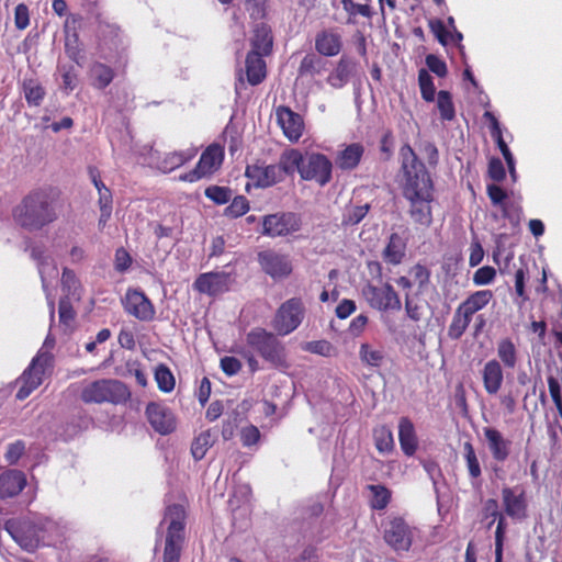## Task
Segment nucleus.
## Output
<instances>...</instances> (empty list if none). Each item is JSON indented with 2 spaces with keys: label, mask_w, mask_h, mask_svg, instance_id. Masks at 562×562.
I'll list each match as a JSON object with an SVG mask.
<instances>
[{
  "label": "nucleus",
  "mask_w": 562,
  "mask_h": 562,
  "mask_svg": "<svg viewBox=\"0 0 562 562\" xmlns=\"http://www.w3.org/2000/svg\"><path fill=\"white\" fill-rule=\"evenodd\" d=\"M404 180L403 195L406 200H426L434 195V183L423 161L418 159L409 145L400 150Z\"/></svg>",
  "instance_id": "f03ea898"
},
{
  "label": "nucleus",
  "mask_w": 562,
  "mask_h": 562,
  "mask_svg": "<svg viewBox=\"0 0 562 562\" xmlns=\"http://www.w3.org/2000/svg\"><path fill=\"white\" fill-rule=\"evenodd\" d=\"M131 393L127 386L112 379H102L87 384L81 392V398L85 403H113L120 404L130 397Z\"/></svg>",
  "instance_id": "20e7f679"
},
{
  "label": "nucleus",
  "mask_w": 562,
  "mask_h": 562,
  "mask_svg": "<svg viewBox=\"0 0 562 562\" xmlns=\"http://www.w3.org/2000/svg\"><path fill=\"white\" fill-rule=\"evenodd\" d=\"M31 257L37 263V270L42 281V288L46 293L47 299L48 294V284L57 279L58 277V268L54 260V258L47 252V250L42 246H34L31 248Z\"/></svg>",
  "instance_id": "2eb2a0df"
},
{
  "label": "nucleus",
  "mask_w": 562,
  "mask_h": 562,
  "mask_svg": "<svg viewBox=\"0 0 562 562\" xmlns=\"http://www.w3.org/2000/svg\"><path fill=\"white\" fill-rule=\"evenodd\" d=\"M167 516L170 517L162 562H179L181 553V542L183 538V516L182 506L172 505L168 507Z\"/></svg>",
  "instance_id": "423d86ee"
},
{
  "label": "nucleus",
  "mask_w": 562,
  "mask_h": 562,
  "mask_svg": "<svg viewBox=\"0 0 562 562\" xmlns=\"http://www.w3.org/2000/svg\"><path fill=\"white\" fill-rule=\"evenodd\" d=\"M132 263L130 254L124 248L115 251V269L120 272L126 271Z\"/></svg>",
  "instance_id": "774afa93"
},
{
  "label": "nucleus",
  "mask_w": 562,
  "mask_h": 562,
  "mask_svg": "<svg viewBox=\"0 0 562 562\" xmlns=\"http://www.w3.org/2000/svg\"><path fill=\"white\" fill-rule=\"evenodd\" d=\"M12 217L21 228L35 232L54 222L57 215L48 195L43 191H33L13 207Z\"/></svg>",
  "instance_id": "f257e3e1"
},
{
  "label": "nucleus",
  "mask_w": 562,
  "mask_h": 562,
  "mask_svg": "<svg viewBox=\"0 0 562 562\" xmlns=\"http://www.w3.org/2000/svg\"><path fill=\"white\" fill-rule=\"evenodd\" d=\"M496 276V271L493 267L484 266L479 268L473 276V282L476 285L490 284Z\"/></svg>",
  "instance_id": "4d7b16f0"
},
{
  "label": "nucleus",
  "mask_w": 562,
  "mask_h": 562,
  "mask_svg": "<svg viewBox=\"0 0 562 562\" xmlns=\"http://www.w3.org/2000/svg\"><path fill=\"white\" fill-rule=\"evenodd\" d=\"M548 385H549V391H550V395L552 397V401L554 402L558 411L560 412V414L562 416V400H561L560 383H559V381L555 378L549 376L548 378Z\"/></svg>",
  "instance_id": "69168bd1"
},
{
  "label": "nucleus",
  "mask_w": 562,
  "mask_h": 562,
  "mask_svg": "<svg viewBox=\"0 0 562 562\" xmlns=\"http://www.w3.org/2000/svg\"><path fill=\"white\" fill-rule=\"evenodd\" d=\"M482 514H483L484 519L491 518V520L486 525V528L490 529L493 526V524L496 521V518L499 515L497 501L494 498H488L484 503Z\"/></svg>",
  "instance_id": "13d9d810"
},
{
  "label": "nucleus",
  "mask_w": 562,
  "mask_h": 562,
  "mask_svg": "<svg viewBox=\"0 0 562 562\" xmlns=\"http://www.w3.org/2000/svg\"><path fill=\"white\" fill-rule=\"evenodd\" d=\"M302 348L305 351H308V352H312V353H316V355H321V356H324V357H329L331 355V351H333V346L327 340L308 341V342H305Z\"/></svg>",
  "instance_id": "5fc2aeb1"
},
{
  "label": "nucleus",
  "mask_w": 562,
  "mask_h": 562,
  "mask_svg": "<svg viewBox=\"0 0 562 562\" xmlns=\"http://www.w3.org/2000/svg\"><path fill=\"white\" fill-rule=\"evenodd\" d=\"M221 368L227 375H234L241 369V363L237 358L226 356L221 359Z\"/></svg>",
  "instance_id": "338daca9"
},
{
  "label": "nucleus",
  "mask_w": 562,
  "mask_h": 562,
  "mask_svg": "<svg viewBox=\"0 0 562 562\" xmlns=\"http://www.w3.org/2000/svg\"><path fill=\"white\" fill-rule=\"evenodd\" d=\"M472 317L462 311L460 306L457 307L452 322L448 328V336L451 339H460L469 327Z\"/></svg>",
  "instance_id": "e433bc0d"
},
{
  "label": "nucleus",
  "mask_w": 562,
  "mask_h": 562,
  "mask_svg": "<svg viewBox=\"0 0 562 562\" xmlns=\"http://www.w3.org/2000/svg\"><path fill=\"white\" fill-rule=\"evenodd\" d=\"M341 37L333 31H322L316 35L315 48L323 56H336L341 50Z\"/></svg>",
  "instance_id": "393cba45"
},
{
  "label": "nucleus",
  "mask_w": 562,
  "mask_h": 562,
  "mask_svg": "<svg viewBox=\"0 0 562 562\" xmlns=\"http://www.w3.org/2000/svg\"><path fill=\"white\" fill-rule=\"evenodd\" d=\"M367 488L371 492L370 504L373 509H384L391 499V492L384 485L370 484Z\"/></svg>",
  "instance_id": "a19ab883"
},
{
  "label": "nucleus",
  "mask_w": 562,
  "mask_h": 562,
  "mask_svg": "<svg viewBox=\"0 0 562 562\" xmlns=\"http://www.w3.org/2000/svg\"><path fill=\"white\" fill-rule=\"evenodd\" d=\"M375 447L381 453H389L394 448V439L392 431L383 426L374 430Z\"/></svg>",
  "instance_id": "49530a36"
},
{
  "label": "nucleus",
  "mask_w": 562,
  "mask_h": 562,
  "mask_svg": "<svg viewBox=\"0 0 562 562\" xmlns=\"http://www.w3.org/2000/svg\"><path fill=\"white\" fill-rule=\"evenodd\" d=\"M23 91L27 103L34 106H38L45 95L44 88L32 79L23 81Z\"/></svg>",
  "instance_id": "79ce46f5"
},
{
  "label": "nucleus",
  "mask_w": 562,
  "mask_h": 562,
  "mask_svg": "<svg viewBox=\"0 0 562 562\" xmlns=\"http://www.w3.org/2000/svg\"><path fill=\"white\" fill-rule=\"evenodd\" d=\"M437 106L442 120H453L454 105L451 99V94L448 91L441 90L438 92Z\"/></svg>",
  "instance_id": "de8ad7c7"
},
{
  "label": "nucleus",
  "mask_w": 562,
  "mask_h": 562,
  "mask_svg": "<svg viewBox=\"0 0 562 562\" xmlns=\"http://www.w3.org/2000/svg\"><path fill=\"white\" fill-rule=\"evenodd\" d=\"M155 380L158 389L169 393L175 389V376L170 369L165 364H159L155 370Z\"/></svg>",
  "instance_id": "c03bdc74"
},
{
  "label": "nucleus",
  "mask_w": 562,
  "mask_h": 562,
  "mask_svg": "<svg viewBox=\"0 0 562 562\" xmlns=\"http://www.w3.org/2000/svg\"><path fill=\"white\" fill-rule=\"evenodd\" d=\"M398 439L403 452L406 456H413L417 449V438L414 425L407 417L400 419Z\"/></svg>",
  "instance_id": "c85d7f7f"
},
{
  "label": "nucleus",
  "mask_w": 562,
  "mask_h": 562,
  "mask_svg": "<svg viewBox=\"0 0 562 562\" xmlns=\"http://www.w3.org/2000/svg\"><path fill=\"white\" fill-rule=\"evenodd\" d=\"M277 119L284 135L291 142H296L302 136L304 124L300 114L293 112L286 106H280L277 110Z\"/></svg>",
  "instance_id": "6ab92c4d"
},
{
  "label": "nucleus",
  "mask_w": 562,
  "mask_h": 562,
  "mask_svg": "<svg viewBox=\"0 0 562 562\" xmlns=\"http://www.w3.org/2000/svg\"><path fill=\"white\" fill-rule=\"evenodd\" d=\"M245 175L249 178L257 188H269L283 181L281 171L273 165H249L246 168Z\"/></svg>",
  "instance_id": "a211bd4d"
},
{
  "label": "nucleus",
  "mask_w": 562,
  "mask_h": 562,
  "mask_svg": "<svg viewBox=\"0 0 562 562\" xmlns=\"http://www.w3.org/2000/svg\"><path fill=\"white\" fill-rule=\"evenodd\" d=\"M273 37L270 26H268L265 23L258 24L254 31V36L251 38L250 52H256L258 55L266 56L271 53Z\"/></svg>",
  "instance_id": "a878e982"
},
{
  "label": "nucleus",
  "mask_w": 562,
  "mask_h": 562,
  "mask_svg": "<svg viewBox=\"0 0 562 562\" xmlns=\"http://www.w3.org/2000/svg\"><path fill=\"white\" fill-rule=\"evenodd\" d=\"M14 23L16 29L24 30L30 23L29 9L25 4L20 3L14 10Z\"/></svg>",
  "instance_id": "680f3d73"
},
{
  "label": "nucleus",
  "mask_w": 562,
  "mask_h": 562,
  "mask_svg": "<svg viewBox=\"0 0 562 562\" xmlns=\"http://www.w3.org/2000/svg\"><path fill=\"white\" fill-rule=\"evenodd\" d=\"M405 240L398 234L393 233L383 250V259L389 263L398 265L405 256Z\"/></svg>",
  "instance_id": "72a5a7b5"
},
{
  "label": "nucleus",
  "mask_w": 562,
  "mask_h": 562,
  "mask_svg": "<svg viewBox=\"0 0 562 562\" xmlns=\"http://www.w3.org/2000/svg\"><path fill=\"white\" fill-rule=\"evenodd\" d=\"M493 297V293L491 290H480L472 293L465 301H463L459 306L468 315L473 317V315L484 308Z\"/></svg>",
  "instance_id": "f704fd0d"
},
{
  "label": "nucleus",
  "mask_w": 562,
  "mask_h": 562,
  "mask_svg": "<svg viewBox=\"0 0 562 562\" xmlns=\"http://www.w3.org/2000/svg\"><path fill=\"white\" fill-rule=\"evenodd\" d=\"M483 432L493 458L499 462L505 461L509 456L510 442L495 428L485 427Z\"/></svg>",
  "instance_id": "b1692460"
},
{
  "label": "nucleus",
  "mask_w": 562,
  "mask_h": 562,
  "mask_svg": "<svg viewBox=\"0 0 562 562\" xmlns=\"http://www.w3.org/2000/svg\"><path fill=\"white\" fill-rule=\"evenodd\" d=\"M232 278L226 272H207L200 274L193 283L200 293L215 296L229 290Z\"/></svg>",
  "instance_id": "4468645a"
},
{
  "label": "nucleus",
  "mask_w": 562,
  "mask_h": 562,
  "mask_svg": "<svg viewBox=\"0 0 562 562\" xmlns=\"http://www.w3.org/2000/svg\"><path fill=\"white\" fill-rule=\"evenodd\" d=\"M215 436L211 430H205L194 438L191 446V453L195 460L204 458L206 451L213 446Z\"/></svg>",
  "instance_id": "ea45409f"
},
{
  "label": "nucleus",
  "mask_w": 562,
  "mask_h": 562,
  "mask_svg": "<svg viewBox=\"0 0 562 562\" xmlns=\"http://www.w3.org/2000/svg\"><path fill=\"white\" fill-rule=\"evenodd\" d=\"M146 416L150 426L160 435H168L176 428L172 412L159 403H149L146 407Z\"/></svg>",
  "instance_id": "f3484780"
},
{
  "label": "nucleus",
  "mask_w": 562,
  "mask_h": 562,
  "mask_svg": "<svg viewBox=\"0 0 562 562\" xmlns=\"http://www.w3.org/2000/svg\"><path fill=\"white\" fill-rule=\"evenodd\" d=\"M305 314V307L300 297L286 300L278 308L273 318V328L281 336L294 331L302 323Z\"/></svg>",
  "instance_id": "6e6552de"
},
{
  "label": "nucleus",
  "mask_w": 562,
  "mask_h": 562,
  "mask_svg": "<svg viewBox=\"0 0 562 562\" xmlns=\"http://www.w3.org/2000/svg\"><path fill=\"white\" fill-rule=\"evenodd\" d=\"M25 449V445L22 441H15L13 443H10L8 446L7 452H5V459L10 464H14L19 461L21 456L23 454Z\"/></svg>",
  "instance_id": "e2e57ef3"
},
{
  "label": "nucleus",
  "mask_w": 562,
  "mask_h": 562,
  "mask_svg": "<svg viewBox=\"0 0 562 562\" xmlns=\"http://www.w3.org/2000/svg\"><path fill=\"white\" fill-rule=\"evenodd\" d=\"M344 10L350 15L355 16L360 14L366 18L371 16V9L368 4L355 3L352 0H341Z\"/></svg>",
  "instance_id": "6e6d98bb"
},
{
  "label": "nucleus",
  "mask_w": 562,
  "mask_h": 562,
  "mask_svg": "<svg viewBox=\"0 0 562 562\" xmlns=\"http://www.w3.org/2000/svg\"><path fill=\"white\" fill-rule=\"evenodd\" d=\"M482 381L484 390L490 395H495L502 387L504 372L498 360H488L482 369Z\"/></svg>",
  "instance_id": "4be33fe9"
},
{
  "label": "nucleus",
  "mask_w": 562,
  "mask_h": 562,
  "mask_svg": "<svg viewBox=\"0 0 562 562\" xmlns=\"http://www.w3.org/2000/svg\"><path fill=\"white\" fill-rule=\"evenodd\" d=\"M124 310L142 322H149L155 316V308L143 291L128 289L122 300Z\"/></svg>",
  "instance_id": "ddd939ff"
},
{
  "label": "nucleus",
  "mask_w": 562,
  "mask_h": 562,
  "mask_svg": "<svg viewBox=\"0 0 562 562\" xmlns=\"http://www.w3.org/2000/svg\"><path fill=\"white\" fill-rule=\"evenodd\" d=\"M258 263L261 270L273 280L285 279L292 272V262L289 256L273 249L259 251Z\"/></svg>",
  "instance_id": "f8f14e48"
},
{
  "label": "nucleus",
  "mask_w": 562,
  "mask_h": 562,
  "mask_svg": "<svg viewBox=\"0 0 562 562\" xmlns=\"http://www.w3.org/2000/svg\"><path fill=\"white\" fill-rule=\"evenodd\" d=\"M502 501L505 514L513 520L522 521L528 517V505L522 490L504 487Z\"/></svg>",
  "instance_id": "dca6fc26"
},
{
  "label": "nucleus",
  "mask_w": 562,
  "mask_h": 562,
  "mask_svg": "<svg viewBox=\"0 0 562 562\" xmlns=\"http://www.w3.org/2000/svg\"><path fill=\"white\" fill-rule=\"evenodd\" d=\"M497 357L506 368L514 369L518 361L516 345L510 338H503L497 342Z\"/></svg>",
  "instance_id": "c9c22d12"
},
{
  "label": "nucleus",
  "mask_w": 562,
  "mask_h": 562,
  "mask_svg": "<svg viewBox=\"0 0 562 562\" xmlns=\"http://www.w3.org/2000/svg\"><path fill=\"white\" fill-rule=\"evenodd\" d=\"M371 206L369 203L362 205H349L345 209L341 217L342 226H355L359 224L369 213Z\"/></svg>",
  "instance_id": "58836bf2"
},
{
  "label": "nucleus",
  "mask_w": 562,
  "mask_h": 562,
  "mask_svg": "<svg viewBox=\"0 0 562 562\" xmlns=\"http://www.w3.org/2000/svg\"><path fill=\"white\" fill-rule=\"evenodd\" d=\"M246 341L272 368L281 371L290 368L285 347L274 334L262 328H255L247 334Z\"/></svg>",
  "instance_id": "7ed1b4c3"
},
{
  "label": "nucleus",
  "mask_w": 562,
  "mask_h": 562,
  "mask_svg": "<svg viewBox=\"0 0 562 562\" xmlns=\"http://www.w3.org/2000/svg\"><path fill=\"white\" fill-rule=\"evenodd\" d=\"M61 284L65 292H67V295L79 300L81 295V284L79 280L77 279L75 272L68 268H64L63 277H61Z\"/></svg>",
  "instance_id": "37998d69"
},
{
  "label": "nucleus",
  "mask_w": 562,
  "mask_h": 562,
  "mask_svg": "<svg viewBox=\"0 0 562 562\" xmlns=\"http://www.w3.org/2000/svg\"><path fill=\"white\" fill-rule=\"evenodd\" d=\"M53 356L48 351L41 349L36 357L23 374L18 380L20 389L16 392V398L20 401L25 400L35 389L43 382V375L46 370L52 366Z\"/></svg>",
  "instance_id": "39448f33"
},
{
  "label": "nucleus",
  "mask_w": 562,
  "mask_h": 562,
  "mask_svg": "<svg viewBox=\"0 0 562 562\" xmlns=\"http://www.w3.org/2000/svg\"><path fill=\"white\" fill-rule=\"evenodd\" d=\"M90 72L93 86L98 89L106 88L114 78L113 69L102 63L93 64Z\"/></svg>",
  "instance_id": "4c0bfd02"
},
{
  "label": "nucleus",
  "mask_w": 562,
  "mask_h": 562,
  "mask_svg": "<svg viewBox=\"0 0 562 562\" xmlns=\"http://www.w3.org/2000/svg\"><path fill=\"white\" fill-rule=\"evenodd\" d=\"M79 19L75 15L69 16L65 23V50L68 57L80 65L83 58L77 24Z\"/></svg>",
  "instance_id": "aec40b11"
},
{
  "label": "nucleus",
  "mask_w": 562,
  "mask_h": 562,
  "mask_svg": "<svg viewBox=\"0 0 562 562\" xmlns=\"http://www.w3.org/2000/svg\"><path fill=\"white\" fill-rule=\"evenodd\" d=\"M26 485L25 474L19 470H7L0 474V498L19 495Z\"/></svg>",
  "instance_id": "412c9836"
},
{
  "label": "nucleus",
  "mask_w": 562,
  "mask_h": 562,
  "mask_svg": "<svg viewBox=\"0 0 562 562\" xmlns=\"http://www.w3.org/2000/svg\"><path fill=\"white\" fill-rule=\"evenodd\" d=\"M463 453L470 476L472 479L480 477L482 473L481 465L475 454L474 447L470 441L463 443Z\"/></svg>",
  "instance_id": "a18cd8bd"
},
{
  "label": "nucleus",
  "mask_w": 562,
  "mask_h": 562,
  "mask_svg": "<svg viewBox=\"0 0 562 562\" xmlns=\"http://www.w3.org/2000/svg\"><path fill=\"white\" fill-rule=\"evenodd\" d=\"M263 56L249 52L246 57V75L250 85L257 86L266 78V63Z\"/></svg>",
  "instance_id": "cd10ccee"
},
{
  "label": "nucleus",
  "mask_w": 562,
  "mask_h": 562,
  "mask_svg": "<svg viewBox=\"0 0 562 562\" xmlns=\"http://www.w3.org/2000/svg\"><path fill=\"white\" fill-rule=\"evenodd\" d=\"M204 194L215 204L221 205L227 203L232 199L233 191L227 187L210 186L205 189Z\"/></svg>",
  "instance_id": "09e8293b"
},
{
  "label": "nucleus",
  "mask_w": 562,
  "mask_h": 562,
  "mask_svg": "<svg viewBox=\"0 0 562 562\" xmlns=\"http://www.w3.org/2000/svg\"><path fill=\"white\" fill-rule=\"evenodd\" d=\"M432 200L434 196L426 200H422L419 198L416 200H408L411 204L409 214L414 222L424 226H429L431 224L432 214L430 203Z\"/></svg>",
  "instance_id": "473e14b6"
},
{
  "label": "nucleus",
  "mask_w": 562,
  "mask_h": 562,
  "mask_svg": "<svg viewBox=\"0 0 562 562\" xmlns=\"http://www.w3.org/2000/svg\"><path fill=\"white\" fill-rule=\"evenodd\" d=\"M385 543L396 553L409 551L415 528L402 517H390L382 525Z\"/></svg>",
  "instance_id": "0eeeda50"
},
{
  "label": "nucleus",
  "mask_w": 562,
  "mask_h": 562,
  "mask_svg": "<svg viewBox=\"0 0 562 562\" xmlns=\"http://www.w3.org/2000/svg\"><path fill=\"white\" fill-rule=\"evenodd\" d=\"M356 66L353 60L341 57L335 70L328 76L327 82L336 89L342 88L353 76Z\"/></svg>",
  "instance_id": "bb28decb"
},
{
  "label": "nucleus",
  "mask_w": 562,
  "mask_h": 562,
  "mask_svg": "<svg viewBox=\"0 0 562 562\" xmlns=\"http://www.w3.org/2000/svg\"><path fill=\"white\" fill-rule=\"evenodd\" d=\"M361 292L367 303L374 310L381 312L400 311L402 307L397 293L389 283H385L382 286L367 283L362 288Z\"/></svg>",
  "instance_id": "9d476101"
},
{
  "label": "nucleus",
  "mask_w": 562,
  "mask_h": 562,
  "mask_svg": "<svg viewBox=\"0 0 562 562\" xmlns=\"http://www.w3.org/2000/svg\"><path fill=\"white\" fill-rule=\"evenodd\" d=\"M223 149L220 145H210L201 155L195 169L202 178L212 175L223 161Z\"/></svg>",
  "instance_id": "5701e85b"
},
{
  "label": "nucleus",
  "mask_w": 562,
  "mask_h": 562,
  "mask_svg": "<svg viewBox=\"0 0 562 562\" xmlns=\"http://www.w3.org/2000/svg\"><path fill=\"white\" fill-rule=\"evenodd\" d=\"M333 164L321 153H311L303 156L300 177L306 181H315L325 187L331 180Z\"/></svg>",
  "instance_id": "1a4fd4ad"
},
{
  "label": "nucleus",
  "mask_w": 562,
  "mask_h": 562,
  "mask_svg": "<svg viewBox=\"0 0 562 562\" xmlns=\"http://www.w3.org/2000/svg\"><path fill=\"white\" fill-rule=\"evenodd\" d=\"M322 59L313 54H307L301 60L299 67L300 76H313L321 72Z\"/></svg>",
  "instance_id": "3c124183"
},
{
  "label": "nucleus",
  "mask_w": 562,
  "mask_h": 562,
  "mask_svg": "<svg viewBox=\"0 0 562 562\" xmlns=\"http://www.w3.org/2000/svg\"><path fill=\"white\" fill-rule=\"evenodd\" d=\"M196 149L192 148L187 150L168 153L159 161V169L165 173L171 172L172 170L190 161L196 155Z\"/></svg>",
  "instance_id": "2f4dec72"
},
{
  "label": "nucleus",
  "mask_w": 562,
  "mask_h": 562,
  "mask_svg": "<svg viewBox=\"0 0 562 562\" xmlns=\"http://www.w3.org/2000/svg\"><path fill=\"white\" fill-rule=\"evenodd\" d=\"M363 151L362 145L358 143L350 144L338 154L336 165L341 170H352L359 165Z\"/></svg>",
  "instance_id": "7c9ffc66"
},
{
  "label": "nucleus",
  "mask_w": 562,
  "mask_h": 562,
  "mask_svg": "<svg viewBox=\"0 0 562 562\" xmlns=\"http://www.w3.org/2000/svg\"><path fill=\"white\" fill-rule=\"evenodd\" d=\"M496 520H497V526H496V530H495V548L504 549V541H505L506 531H507V521H506L505 516L502 513H499Z\"/></svg>",
  "instance_id": "052dcab7"
},
{
  "label": "nucleus",
  "mask_w": 562,
  "mask_h": 562,
  "mask_svg": "<svg viewBox=\"0 0 562 562\" xmlns=\"http://www.w3.org/2000/svg\"><path fill=\"white\" fill-rule=\"evenodd\" d=\"M488 175L494 181L504 180L506 172L504 165L499 158H492L488 162Z\"/></svg>",
  "instance_id": "0e129e2a"
},
{
  "label": "nucleus",
  "mask_w": 562,
  "mask_h": 562,
  "mask_svg": "<svg viewBox=\"0 0 562 562\" xmlns=\"http://www.w3.org/2000/svg\"><path fill=\"white\" fill-rule=\"evenodd\" d=\"M249 202L244 195H237L231 204L225 209L224 214L228 217L236 218L247 213Z\"/></svg>",
  "instance_id": "603ef678"
},
{
  "label": "nucleus",
  "mask_w": 562,
  "mask_h": 562,
  "mask_svg": "<svg viewBox=\"0 0 562 562\" xmlns=\"http://www.w3.org/2000/svg\"><path fill=\"white\" fill-rule=\"evenodd\" d=\"M418 83L423 99L428 102L434 101L436 89L432 82V78L426 69L419 70Z\"/></svg>",
  "instance_id": "8fccbe9b"
},
{
  "label": "nucleus",
  "mask_w": 562,
  "mask_h": 562,
  "mask_svg": "<svg viewBox=\"0 0 562 562\" xmlns=\"http://www.w3.org/2000/svg\"><path fill=\"white\" fill-rule=\"evenodd\" d=\"M302 159V153L294 148L286 149L280 155L279 161L276 166L281 171L283 180L286 176H293L295 171L300 173Z\"/></svg>",
  "instance_id": "c756f323"
},
{
  "label": "nucleus",
  "mask_w": 562,
  "mask_h": 562,
  "mask_svg": "<svg viewBox=\"0 0 562 562\" xmlns=\"http://www.w3.org/2000/svg\"><path fill=\"white\" fill-rule=\"evenodd\" d=\"M362 362L379 367L383 360V353L380 350L372 349L368 344H362L359 351Z\"/></svg>",
  "instance_id": "864d4df0"
},
{
  "label": "nucleus",
  "mask_w": 562,
  "mask_h": 562,
  "mask_svg": "<svg viewBox=\"0 0 562 562\" xmlns=\"http://www.w3.org/2000/svg\"><path fill=\"white\" fill-rule=\"evenodd\" d=\"M426 65L429 70L436 74L438 77H445L447 75L446 63L436 55H428L426 57Z\"/></svg>",
  "instance_id": "bf43d9fd"
},
{
  "label": "nucleus",
  "mask_w": 562,
  "mask_h": 562,
  "mask_svg": "<svg viewBox=\"0 0 562 562\" xmlns=\"http://www.w3.org/2000/svg\"><path fill=\"white\" fill-rule=\"evenodd\" d=\"M301 228V218L293 212L269 214L262 218V234L270 237L286 236Z\"/></svg>",
  "instance_id": "9b49d317"
}]
</instances>
